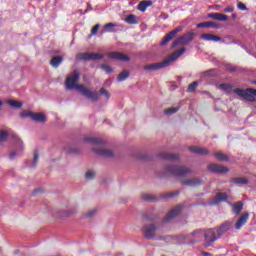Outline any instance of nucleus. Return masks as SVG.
Instances as JSON below:
<instances>
[{
  "label": "nucleus",
  "mask_w": 256,
  "mask_h": 256,
  "mask_svg": "<svg viewBox=\"0 0 256 256\" xmlns=\"http://www.w3.org/2000/svg\"><path fill=\"white\" fill-rule=\"evenodd\" d=\"M79 81V72L75 71L72 72L66 79V88L68 90H74L76 89L82 96L87 97L93 102H96L99 98L98 92H92V90H89L84 85H78Z\"/></svg>",
  "instance_id": "f257e3e1"
},
{
  "label": "nucleus",
  "mask_w": 256,
  "mask_h": 256,
  "mask_svg": "<svg viewBox=\"0 0 256 256\" xmlns=\"http://www.w3.org/2000/svg\"><path fill=\"white\" fill-rule=\"evenodd\" d=\"M187 49L184 47L180 50H177L176 52H173L170 56H168L163 62H158V63H151L148 65L143 66V69L146 72H152V71H157L159 69L169 67L171 63H173L175 60L179 59Z\"/></svg>",
  "instance_id": "f03ea898"
},
{
  "label": "nucleus",
  "mask_w": 256,
  "mask_h": 256,
  "mask_svg": "<svg viewBox=\"0 0 256 256\" xmlns=\"http://www.w3.org/2000/svg\"><path fill=\"white\" fill-rule=\"evenodd\" d=\"M234 93L241 97L242 99L248 102H256V90L253 88H247L246 90L243 89H235Z\"/></svg>",
  "instance_id": "7ed1b4c3"
},
{
  "label": "nucleus",
  "mask_w": 256,
  "mask_h": 256,
  "mask_svg": "<svg viewBox=\"0 0 256 256\" xmlns=\"http://www.w3.org/2000/svg\"><path fill=\"white\" fill-rule=\"evenodd\" d=\"M166 171L180 178H184L192 173L190 168L178 165L168 166Z\"/></svg>",
  "instance_id": "20e7f679"
},
{
  "label": "nucleus",
  "mask_w": 256,
  "mask_h": 256,
  "mask_svg": "<svg viewBox=\"0 0 256 256\" xmlns=\"http://www.w3.org/2000/svg\"><path fill=\"white\" fill-rule=\"evenodd\" d=\"M222 235L216 228L204 231V239L207 246H211L215 241L221 239Z\"/></svg>",
  "instance_id": "39448f33"
},
{
  "label": "nucleus",
  "mask_w": 256,
  "mask_h": 256,
  "mask_svg": "<svg viewBox=\"0 0 256 256\" xmlns=\"http://www.w3.org/2000/svg\"><path fill=\"white\" fill-rule=\"evenodd\" d=\"M194 38H195V34L193 32H189L188 34H184L180 38H177L172 43V48H175L178 45L187 46L194 40Z\"/></svg>",
  "instance_id": "423d86ee"
},
{
  "label": "nucleus",
  "mask_w": 256,
  "mask_h": 256,
  "mask_svg": "<svg viewBox=\"0 0 256 256\" xmlns=\"http://www.w3.org/2000/svg\"><path fill=\"white\" fill-rule=\"evenodd\" d=\"M76 59L77 60H102L104 59V54L103 53H89V52H81L76 54Z\"/></svg>",
  "instance_id": "0eeeda50"
},
{
  "label": "nucleus",
  "mask_w": 256,
  "mask_h": 256,
  "mask_svg": "<svg viewBox=\"0 0 256 256\" xmlns=\"http://www.w3.org/2000/svg\"><path fill=\"white\" fill-rule=\"evenodd\" d=\"M158 227L154 224H148L142 227V233L145 239L152 240L156 237Z\"/></svg>",
  "instance_id": "6e6552de"
},
{
  "label": "nucleus",
  "mask_w": 256,
  "mask_h": 256,
  "mask_svg": "<svg viewBox=\"0 0 256 256\" xmlns=\"http://www.w3.org/2000/svg\"><path fill=\"white\" fill-rule=\"evenodd\" d=\"M183 30L182 26H178L170 33L166 34L163 38L162 42L160 43L161 46H166L172 39H174L178 33H180Z\"/></svg>",
  "instance_id": "1a4fd4ad"
},
{
  "label": "nucleus",
  "mask_w": 256,
  "mask_h": 256,
  "mask_svg": "<svg viewBox=\"0 0 256 256\" xmlns=\"http://www.w3.org/2000/svg\"><path fill=\"white\" fill-rule=\"evenodd\" d=\"M208 171L215 174H225V173H229L230 169L219 164H210L208 166Z\"/></svg>",
  "instance_id": "9d476101"
},
{
  "label": "nucleus",
  "mask_w": 256,
  "mask_h": 256,
  "mask_svg": "<svg viewBox=\"0 0 256 256\" xmlns=\"http://www.w3.org/2000/svg\"><path fill=\"white\" fill-rule=\"evenodd\" d=\"M182 211V206L174 207L168 214L164 217L163 223H169L173 218L179 216Z\"/></svg>",
  "instance_id": "9b49d317"
},
{
  "label": "nucleus",
  "mask_w": 256,
  "mask_h": 256,
  "mask_svg": "<svg viewBox=\"0 0 256 256\" xmlns=\"http://www.w3.org/2000/svg\"><path fill=\"white\" fill-rule=\"evenodd\" d=\"M108 58L118 60V61H123V62L130 61V58L127 55H125L124 53H120V52H109Z\"/></svg>",
  "instance_id": "f8f14e48"
},
{
  "label": "nucleus",
  "mask_w": 256,
  "mask_h": 256,
  "mask_svg": "<svg viewBox=\"0 0 256 256\" xmlns=\"http://www.w3.org/2000/svg\"><path fill=\"white\" fill-rule=\"evenodd\" d=\"M93 151L97 154V155H101L107 158H112L114 157V152L110 149L107 148H94Z\"/></svg>",
  "instance_id": "ddd939ff"
},
{
  "label": "nucleus",
  "mask_w": 256,
  "mask_h": 256,
  "mask_svg": "<svg viewBox=\"0 0 256 256\" xmlns=\"http://www.w3.org/2000/svg\"><path fill=\"white\" fill-rule=\"evenodd\" d=\"M189 151L192 152L195 155H209L210 154L209 149L202 148V147H197V146L189 147Z\"/></svg>",
  "instance_id": "4468645a"
},
{
  "label": "nucleus",
  "mask_w": 256,
  "mask_h": 256,
  "mask_svg": "<svg viewBox=\"0 0 256 256\" xmlns=\"http://www.w3.org/2000/svg\"><path fill=\"white\" fill-rule=\"evenodd\" d=\"M183 185L188 187H197L202 184V181L200 178H190L186 180L181 181Z\"/></svg>",
  "instance_id": "2eb2a0df"
},
{
  "label": "nucleus",
  "mask_w": 256,
  "mask_h": 256,
  "mask_svg": "<svg viewBox=\"0 0 256 256\" xmlns=\"http://www.w3.org/2000/svg\"><path fill=\"white\" fill-rule=\"evenodd\" d=\"M232 222L231 221H226L219 227H215L217 231L223 236L227 231H230L232 228Z\"/></svg>",
  "instance_id": "dca6fc26"
},
{
  "label": "nucleus",
  "mask_w": 256,
  "mask_h": 256,
  "mask_svg": "<svg viewBox=\"0 0 256 256\" xmlns=\"http://www.w3.org/2000/svg\"><path fill=\"white\" fill-rule=\"evenodd\" d=\"M207 17L209 19H214L217 21H227L229 20V16L225 15V14H221V13H209L207 15Z\"/></svg>",
  "instance_id": "f3484780"
},
{
  "label": "nucleus",
  "mask_w": 256,
  "mask_h": 256,
  "mask_svg": "<svg viewBox=\"0 0 256 256\" xmlns=\"http://www.w3.org/2000/svg\"><path fill=\"white\" fill-rule=\"evenodd\" d=\"M249 219V214L246 213L238 219V221L235 224L236 230H241V228L247 223Z\"/></svg>",
  "instance_id": "a211bd4d"
},
{
  "label": "nucleus",
  "mask_w": 256,
  "mask_h": 256,
  "mask_svg": "<svg viewBox=\"0 0 256 256\" xmlns=\"http://www.w3.org/2000/svg\"><path fill=\"white\" fill-rule=\"evenodd\" d=\"M197 28H199V29H203V28L220 29L221 25L209 21V22H204V23L197 24Z\"/></svg>",
  "instance_id": "6ab92c4d"
},
{
  "label": "nucleus",
  "mask_w": 256,
  "mask_h": 256,
  "mask_svg": "<svg viewBox=\"0 0 256 256\" xmlns=\"http://www.w3.org/2000/svg\"><path fill=\"white\" fill-rule=\"evenodd\" d=\"M31 120L36 122V123H45L46 122V116L42 112H38V113L33 112Z\"/></svg>",
  "instance_id": "aec40b11"
},
{
  "label": "nucleus",
  "mask_w": 256,
  "mask_h": 256,
  "mask_svg": "<svg viewBox=\"0 0 256 256\" xmlns=\"http://www.w3.org/2000/svg\"><path fill=\"white\" fill-rule=\"evenodd\" d=\"M214 157L216 158L217 161L219 162H229L230 158L226 154H224L221 151L215 152Z\"/></svg>",
  "instance_id": "412c9836"
},
{
  "label": "nucleus",
  "mask_w": 256,
  "mask_h": 256,
  "mask_svg": "<svg viewBox=\"0 0 256 256\" xmlns=\"http://www.w3.org/2000/svg\"><path fill=\"white\" fill-rule=\"evenodd\" d=\"M229 199V196L226 193H217L214 199L215 204L226 202Z\"/></svg>",
  "instance_id": "4be33fe9"
},
{
  "label": "nucleus",
  "mask_w": 256,
  "mask_h": 256,
  "mask_svg": "<svg viewBox=\"0 0 256 256\" xmlns=\"http://www.w3.org/2000/svg\"><path fill=\"white\" fill-rule=\"evenodd\" d=\"M200 39H204L206 41H215V42L221 41V37L213 34H202L200 35Z\"/></svg>",
  "instance_id": "5701e85b"
},
{
  "label": "nucleus",
  "mask_w": 256,
  "mask_h": 256,
  "mask_svg": "<svg viewBox=\"0 0 256 256\" xmlns=\"http://www.w3.org/2000/svg\"><path fill=\"white\" fill-rule=\"evenodd\" d=\"M204 234L205 231H203L202 229H196L190 234V236H192L196 241H200L203 238Z\"/></svg>",
  "instance_id": "b1692460"
},
{
  "label": "nucleus",
  "mask_w": 256,
  "mask_h": 256,
  "mask_svg": "<svg viewBox=\"0 0 256 256\" xmlns=\"http://www.w3.org/2000/svg\"><path fill=\"white\" fill-rule=\"evenodd\" d=\"M63 62V57L62 56H55L52 58V60H50V65H52V67H60L61 63Z\"/></svg>",
  "instance_id": "393cba45"
},
{
  "label": "nucleus",
  "mask_w": 256,
  "mask_h": 256,
  "mask_svg": "<svg viewBox=\"0 0 256 256\" xmlns=\"http://www.w3.org/2000/svg\"><path fill=\"white\" fill-rule=\"evenodd\" d=\"M232 206V212L236 215H239L243 210V203L241 201L231 205Z\"/></svg>",
  "instance_id": "a878e982"
},
{
  "label": "nucleus",
  "mask_w": 256,
  "mask_h": 256,
  "mask_svg": "<svg viewBox=\"0 0 256 256\" xmlns=\"http://www.w3.org/2000/svg\"><path fill=\"white\" fill-rule=\"evenodd\" d=\"M161 158L165 160L175 161L179 159V155L171 154V153H162Z\"/></svg>",
  "instance_id": "bb28decb"
},
{
  "label": "nucleus",
  "mask_w": 256,
  "mask_h": 256,
  "mask_svg": "<svg viewBox=\"0 0 256 256\" xmlns=\"http://www.w3.org/2000/svg\"><path fill=\"white\" fill-rule=\"evenodd\" d=\"M230 183L238 184V185H246L248 184L247 178H231Z\"/></svg>",
  "instance_id": "cd10ccee"
},
{
  "label": "nucleus",
  "mask_w": 256,
  "mask_h": 256,
  "mask_svg": "<svg viewBox=\"0 0 256 256\" xmlns=\"http://www.w3.org/2000/svg\"><path fill=\"white\" fill-rule=\"evenodd\" d=\"M125 22L128 23V24H130V25H136V24H138L137 17H136V15H134V14L128 15V17L125 18Z\"/></svg>",
  "instance_id": "c85d7f7f"
},
{
  "label": "nucleus",
  "mask_w": 256,
  "mask_h": 256,
  "mask_svg": "<svg viewBox=\"0 0 256 256\" xmlns=\"http://www.w3.org/2000/svg\"><path fill=\"white\" fill-rule=\"evenodd\" d=\"M34 112L31 110H23L20 112L21 118H30L32 119Z\"/></svg>",
  "instance_id": "c756f323"
},
{
  "label": "nucleus",
  "mask_w": 256,
  "mask_h": 256,
  "mask_svg": "<svg viewBox=\"0 0 256 256\" xmlns=\"http://www.w3.org/2000/svg\"><path fill=\"white\" fill-rule=\"evenodd\" d=\"M7 104L14 108H21L23 103L17 100H7Z\"/></svg>",
  "instance_id": "7c9ffc66"
},
{
  "label": "nucleus",
  "mask_w": 256,
  "mask_h": 256,
  "mask_svg": "<svg viewBox=\"0 0 256 256\" xmlns=\"http://www.w3.org/2000/svg\"><path fill=\"white\" fill-rule=\"evenodd\" d=\"M179 111V107H172L164 110L166 116H171Z\"/></svg>",
  "instance_id": "2f4dec72"
},
{
  "label": "nucleus",
  "mask_w": 256,
  "mask_h": 256,
  "mask_svg": "<svg viewBox=\"0 0 256 256\" xmlns=\"http://www.w3.org/2000/svg\"><path fill=\"white\" fill-rule=\"evenodd\" d=\"M130 76V73L129 71H123L119 74L118 76V81L119 82H123L125 81L128 77Z\"/></svg>",
  "instance_id": "473e14b6"
},
{
  "label": "nucleus",
  "mask_w": 256,
  "mask_h": 256,
  "mask_svg": "<svg viewBox=\"0 0 256 256\" xmlns=\"http://www.w3.org/2000/svg\"><path fill=\"white\" fill-rule=\"evenodd\" d=\"M199 86V83L198 82H193V83H190L188 85V92L189 93H193L195 91V89H197V87Z\"/></svg>",
  "instance_id": "72a5a7b5"
},
{
  "label": "nucleus",
  "mask_w": 256,
  "mask_h": 256,
  "mask_svg": "<svg viewBox=\"0 0 256 256\" xmlns=\"http://www.w3.org/2000/svg\"><path fill=\"white\" fill-rule=\"evenodd\" d=\"M219 87L226 91L227 93H230L232 91V86L227 83L220 84Z\"/></svg>",
  "instance_id": "f704fd0d"
},
{
  "label": "nucleus",
  "mask_w": 256,
  "mask_h": 256,
  "mask_svg": "<svg viewBox=\"0 0 256 256\" xmlns=\"http://www.w3.org/2000/svg\"><path fill=\"white\" fill-rule=\"evenodd\" d=\"M87 141L93 145H101L103 143V141L98 138H91V139H88Z\"/></svg>",
  "instance_id": "c9c22d12"
},
{
  "label": "nucleus",
  "mask_w": 256,
  "mask_h": 256,
  "mask_svg": "<svg viewBox=\"0 0 256 256\" xmlns=\"http://www.w3.org/2000/svg\"><path fill=\"white\" fill-rule=\"evenodd\" d=\"M99 28H101V25H99V24H96V25H94V26L92 27V29H91V34H90V38H91L92 36H95V35L97 34Z\"/></svg>",
  "instance_id": "e433bc0d"
},
{
  "label": "nucleus",
  "mask_w": 256,
  "mask_h": 256,
  "mask_svg": "<svg viewBox=\"0 0 256 256\" xmlns=\"http://www.w3.org/2000/svg\"><path fill=\"white\" fill-rule=\"evenodd\" d=\"M94 177H95V172H94V171L88 170V171L86 172L85 178H86L87 180H92V179H94Z\"/></svg>",
  "instance_id": "4c0bfd02"
},
{
  "label": "nucleus",
  "mask_w": 256,
  "mask_h": 256,
  "mask_svg": "<svg viewBox=\"0 0 256 256\" xmlns=\"http://www.w3.org/2000/svg\"><path fill=\"white\" fill-rule=\"evenodd\" d=\"M8 133L5 130L0 131V142H5L7 139Z\"/></svg>",
  "instance_id": "58836bf2"
},
{
  "label": "nucleus",
  "mask_w": 256,
  "mask_h": 256,
  "mask_svg": "<svg viewBox=\"0 0 256 256\" xmlns=\"http://www.w3.org/2000/svg\"><path fill=\"white\" fill-rule=\"evenodd\" d=\"M141 198H142L143 201H146V202H151L155 199V198H153V196H150L148 194H143L141 196Z\"/></svg>",
  "instance_id": "ea45409f"
},
{
  "label": "nucleus",
  "mask_w": 256,
  "mask_h": 256,
  "mask_svg": "<svg viewBox=\"0 0 256 256\" xmlns=\"http://www.w3.org/2000/svg\"><path fill=\"white\" fill-rule=\"evenodd\" d=\"M147 10V5L141 1L138 5V11L145 12Z\"/></svg>",
  "instance_id": "a19ab883"
},
{
  "label": "nucleus",
  "mask_w": 256,
  "mask_h": 256,
  "mask_svg": "<svg viewBox=\"0 0 256 256\" xmlns=\"http://www.w3.org/2000/svg\"><path fill=\"white\" fill-rule=\"evenodd\" d=\"M237 7H238V9H239L240 11H247L246 5H245L244 3H242V2H239V3L237 4Z\"/></svg>",
  "instance_id": "79ce46f5"
},
{
  "label": "nucleus",
  "mask_w": 256,
  "mask_h": 256,
  "mask_svg": "<svg viewBox=\"0 0 256 256\" xmlns=\"http://www.w3.org/2000/svg\"><path fill=\"white\" fill-rule=\"evenodd\" d=\"M104 71H106L108 74L112 73L113 72V69H111L110 66L108 65H102L101 67Z\"/></svg>",
  "instance_id": "37998d69"
},
{
  "label": "nucleus",
  "mask_w": 256,
  "mask_h": 256,
  "mask_svg": "<svg viewBox=\"0 0 256 256\" xmlns=\"http://www.w3.org/2000/svg\"><path fill=\"white\" fill-rule=\"evenodd\" d=\"M100 94H101V95L106 96V97H107V99H109V98H110V94H109V92H107V90H106V89H104V88H101V89H100Z\"/></svg>",
  "instance_id": "c03bdc74"
},
{
  "label": "nucleus",
  "mask_w": 256,
  "mask_h": 256,
  "mask_svg": "<svg viewBox=\"0 0 256 256\" xmlns=\"http://www.w3.org/2000/svg\"><path fill=\"white\" fill-rule=\"evenodd\" d=\"M235 10L234 6H228L224 9L225 13H232Z\"/></svg>",
  "instance_id": "a18cd8bd"
},
{
  "label": "nucleus",
  "mask_w": 256,
  "mask_h": 256,
  "mask_svg": "<svg viewBox=\"0 0 256 256\" xmlns=\"http://www.w3.org/2000/svg\"><path fill=\"white\" fill-rule=\"evenodd\" d=\"M38 161H39V154H38V153H35V154H34V163H33V167L37 166Z\"/></svg>",
  "instance_id": "49530a36"
},
{
  "label": "nucleus",
  "mask_w": 256,
  "mask_h": 256,
  "mask_svg": "<svg viewBox=\"0 0 256 256\" xmlns=\"http://www.w3.org/2000/svg\"><path fill=\"white\" fill-rule=\"evenodd\" d=\"M96 213H97V210H96V209H93V210H91V211L88 212L87 216H88L89 218H91V217H93Z\"/></svg>",
  "instance_id": "de8ad7c7"
},
{
  "label": "nucleus",
  "mask_w": 256,
  "mask_h": 256,
  "mask_svg": "<svg viewBox=\"0 0 256 256\" xmlns=\"http://www.w3.org/2000/svg\"><path fill=\"white\" fill-rule=\"evenodd\" d=\"M142 2L146 5L147 8L152 6V4H153V2L151 0H143Z\"/></svg>",
  "instance_id": "09e8293b"
},
{
  "label": "nucleus",
  "mask_w": 256,
  "mask_h": 256,
  "mask_svg": "<svg viewBox=\"0 0 256 256\" xmlns=\"http://www.w3.org/2000/svg\"><path fill=\"white\" fill-rule=\"evenodd\" d=\"M115 26H116L115 24L109 23V24L104 25V29H111V28H114Z\"/></svg>",
  "instance_id": "8fccbe9b"
},
{
  "label": "nucleus",
  "mask_w": 256,
  "mask_h": 256,
  "mask_svg": "<svg viewBox=\"0 0 256 256\" xmlns=\"http://www.w3.org/2000/svg\"><path fill=\"white\" fill-rule=\"evenodd\" d=\"M177 195H179V191H175V192H172V193L168 194V198H172V197L177 196Z\"/></svg>",
  "instance_id": "3c124183"
},
{
  "label": "nucleus",
  "mask_w": 256,
  "mask_h": 256,
  "mask_svg": "<svg viewBox=\"0 0 256 256\" xmlns=\"http://www.w3.org/2000/svg\"><path fill=\"white\" fill-rule=\"evenodd\" d=\"M18 154L15 151H12L10 153V159L13 160L15 158V156H17Z\"/></svg>",
  "instance_id": "603ef678"
},
{
  "label": "nucleus",
  "mask_w": 256,
  "mask_h": 256,
  "mask_svg": "<svg viewBox=\"0 0 256 256\" xmlns=\"http://www.w3.org/2000/svg\"><path fill=\"white\" fill-rule=\"evenodd\" d=\"M211 73H212V70L207 71V72H205V76H206V77H209V76H211Z\"/></svg>",
  "instance_id": "864d4df0"
},
{
  "label": "nucleus",
  "mask_w": 256,
  "mask_h": 256,
  "mask_svg": "<svg viewBox=\"0 0 256 256\" xmlns=\"http://www.w3.org/2000/svg\"><path fill=\"white\" fill-rule=\"evenodd\" d=\"M202 255H203V256H213V254L208 253V252H203Z\"/></svg>",
  "instance_id": "5fc2aeb1"
},
{
  "label": "nucleus",
  "mask_w": 256,
  "mask_h": 256,
  "mask_svg": "<svg viewBox=\"0 0 256 256\" xmlns=\"http://www.w3.org/2000/svg\"><path fill=\"white\" fill-rule=\"evenodd\" d=\"M18 145L23 149V142L21 140L18 141Z\"/></svg>",
  "instance_id": "6e6d98bb"
},
{
  "label": "nucleus",
  "mask_w": 256,
  "mask_h": 256,
  "mask_svg": "<svg viewBox=\"0 0 256 256\" xmlns=\"http://www.w3.org/2000/svg\"><path fill=\"white\" fill-rule=\"evenodd\" d=\"M237 15L236 14H232V19H236Z\"/></svg>",
  "instance_id": "4d7b16f0"
},
{
  "label": "nucleus",
  "mask_w": 256,
  "mask_h": 256,
  "mask_svg": "<svg viewBox=\"0 0 256 256\" xmlns=\"http://www.w3.org/2000/svg\"><path fill=\"white\" fill-rule=\"evenodd\" d=\"M2 106H3V102H2V100H0V111H1Z\"/></svg>",
  "instance_id": "13d9d810"
},
{
  "label": "nucleus",
  "mask_w": 256,
  "mask_h": 256,
  "mask_svg": "<svg viewBox=\"0 0 256 256\" xmlns=\"http://www.w3.org/2000/svg\"><path fill=\"white\" fill-rule=\"evenodd\" d=\"M231 71H235V68H232Z\"/></svg>",
  "instance_id": "bf43d9fd"
},
{
  "label": "nucleus",
  "mask_w": 256,
  "mask_h": 256,
  "mask_svg": "<svg viewBox=\"0 0 256 256\" xmlns=\"http://www.w3.org/2000/svg\"><path fill=\"white\" fill-rule=\"evenodd\" d=\"M254 84L256 85V82H254Z\"/></svg>",
  "instance_id": "052dcab7"
}]
</instances>
